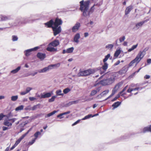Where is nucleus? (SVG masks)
I'll list each match as a JSON object with an SVG mask.
<instances>
[{
  "instance_id": "obj_1",
  "label": "nucleus",
  "mask_w": 151,
  "mask_h": 151,
  "mask_svg": "<svg viewBox=\"0 0 151 151\" xmlns=\"http://www.w3.org/2000/svg\"><path fill=\"white\" fill-rule=\"evenodd\" d=\"M63 23L62 20L60 19L57 18L54 22L52 19L44 24L47 27H51L53 31L54 35L55 36L60 33L61 31V28L60 26Z\"/></svg>"
},
{
  "instance_id": "obj_2",
  "label": "nucleus",
  "mask_w": 151,
  "mask_h": 151,
  "mask_svg": "<svg viewBox=\"0 0 151 151\" xmlns=\"http://www.w3.org/2000/svg\"><path fill=\"white\" fill-rule=\"evenodd\" d=\"M146 51L147 50L145 49L142 51H139L135 58L129 64V67L132 66L135 63H136V65L138 64L145 55Z\"/></svg>"
},
{
  "instance_id": "obj_3",
  "label": "nucleus",
  "mask_w": 151,
  "mask_h": 151,
  "mask_svg": "<svg viewBox=\"0 0 151 151\" xmlns=\"http://www.w3.org/2000/svg\"><path fill=\"white\" fill-rule=\"evenodd\" d=\"M59 42L58 40H55L50 43L48 45V47H47L46 50L50 52H56L57 51V49L54 47L58 46L59 44Z\"/></svg>"
},
{
  "instance_id": "obj_4",
  "label": "nucleus",
  "mask_w": 151,
  "mask_h": 151,
  "mask_svg": "<svg viewBox=\"0 0 151 151\" xmlns=\"http://www.w3.org/2000/svg\"><path fill=\"white\" fill-rule=\"evenodd\" d=\"M38 19L30 20L29 18H17L15 21V22L17 24H24L28 23H32Z\"/></svg>"
},
{
  "instance_id": "obj_5",
  "label": "nucleus",
  "mask_w": 151,
  "mask_h": 151,
  "mask_svg": "<svg viewBox=\"0 0 151 151\" xmlns=\"http://www.w3.org/2000/svg\"><path fill=\"white\" fill-rule=\"evenodd\" d=\"M115 80V76L112 75L109 78L101 80L100 81V83L103 86L109 85L112 83Z\"/></svg>"
},
{
  "instance_id": "obj_6",
  "label": "nucleus",
  "mask_w": 151,
  "mask_h": 151,
  "mask_svg": "<svg viewBox=\"0 0 151 151\" xmlns=\"http://www.w3.org/2000/svg\"><path fill=\"white\" fill-rule=\"evenodd\" d=\"M94 70L89 69L84 71H81L80 70V72L78 73V76H87L95 73Z\"/></svg>"
},
{
  "instance_id": "obj_7",
  "label": "nucleus",
  "mask_w": 151,
  "mask_h": 151,
  "mask_svg": "<svg viewBox=\"0 0 151 151\" xmlns=\"http://www.w3.org/2000/svg\"><path fill=\"white\" fill-rule=\"evenodd\" d=\"M7 119H5L4 122L3 124L4 125L7 126L8 127H11L12 125V123L14 122L17 119L16 118L9 119L8 116Z\"/></svg>"
},
{
  "instance_id": "obj_8",
  "label": "nucleus",
  "mask_w": 151,
  "mask_h": 151,
  "mask_svg": "<svg viewBox=\"0 0 151 151\" xmlns=\"http://www.w3.org/2000/svg\"><path fill=\"white\" fill-rule=\"evenodd\" d=\"M40 48V47L39 46L33 48L25 50L24 51V53L26 56L28 57L31 55L32 52L35 51Z\"/></svg>"
},
{
  "instance_id": "obj_9",
  "label": "nucleus",
  "mask_w": 151,
  "mask_h": 151,
  "mask_svg": "<svg viewBox=\"0 0 151 151\" xmlns=\"http://www.w3.org/2000/svg\"><path fill=\"white\" fill-rule=\"evenodd\" d=\"M53 94V93L52 91H51L50 92L43 93H41V99L49 98L51 97Z\"/></svg>"
},
{
  "instance_id": "obj_10",
  "label": "nucleus",
  "mask_w": 151,
  "mask_h": 151,
  "mask_svg": "<svg viewBox=\"0 0 151 151\" xmlns=\"http://www.w3.org/2000/svg\"><path fill=\"white\" fill-rule=\"evenodd\" d=\"M122 83H118L116 84L114 87L113 88L111 94L113 96L117 92V91L119 89V88L121 86Z\"/></svg>"
},
{
  "instance_id": "obj_11",
  "label": "nucleus",
  "mask_w": 151,
  "mask_h": 151,
  "mask_svg": "<svg viewBox=\"0 0 151 151\" xmlns=\"http://www.w3.org/2000/svg\"><path fill=\"white\" fill-rule=\"evenodd\" d=\"M108 63L105 62L104 63V65L102 67L100 68V70L101 71V74L104 73L106 71V70L108 68Z\"/></svg>"
},
{
  "instance_id": "obj_12",
  "label": "nucleus",
  "mask_w": 151,
  "mask_h": 151,
  "mask_svg": "<svg viewBox=\"0 0 151 151\" xmlns=\"http://www.w3.org/2000/svg\"><path fill=\"white\" fill-rule=\"evenodd\" d=\"M80 26V23L79 22H77L72 28V29L73 32H75L78 31V30Z\"/></svg>"
},
{
  "instance_id": "obj_13",
  "label": "nucleus",
  "mask_w": 151,
  "mask_h": 151,
  "mask_svg": "<svg viewBox=\"0 0 151 151\" xmlns=\"http://www.w3.org/2000/svg\"><path fill=\"white\" fill-rule=\"evenodd\" d=\"M51 70L50 65L47 67L44 68L43 69L38 70V72L39 73H45Z\"/></svg>"
},
{
  "instance_id": "obj_14",
  "label": "nucleus",
  "mask_w": 151,
  "mask_h": 151,
  "mask_svg": "<svg viewBox=\"0 0 151 151\" xmlns=\"http://www.w3.org/2000/svg\"><path fill=\"white\" fill-rule=\"evenodd\" d=\"M109 92V90L108 89L106 90L103 92H102L99 95H98L97 96V97L98 99L101 98V97L104 96L106 95Z\"/></svg>"
},
{
  "instance_id": "obj_15",
  "label": "nucleus",
  "mask_w": 151,
  "mask_h": 151,
  "mask_svg": "<svg viewBox=\"0 0 151 151\" xmlns=\"http://www.w3.org/2000/svg\"><path fill=\"white\" fill-rule=\"evenodd\" d=\"M100 90V87H99L97 88L96 89L92 90L90 94V96H92L95 95L97 92H99Z\"/></svg>"
},
{
  "instance_id": "obj_16",
  "label": "nucleus",
  "mask_w": 151,
  "mask_h": 151,
  "mask_svg": "<svg viewBox=\"0 0 151 151\" xmlns=\"http://www.w3.org/2000/svg\"><path fill=\"white\" fill-rule=\"evenodd\" d=\"M37 57L41 60H42L46 57V54L41 52H38L37 55Z\"/></svg>"
},
{
  "instance_id": "obj_17",
  "label": "nucleus",
  "mask_w": 151,
  "mask_h": 151,
  "mask_svg": "<svg viewBox=\"0 0 151 151\" xmlns=\"http://www.w3.org/2000/svg\"><path fill=\"white\" fill-rule=\"evenodd\" d=\"M133 6L130 5L127 7L125 11V14L127 15L129 14L131 11L133 9Z\"/></svg>"
},
{
  "instance_id": "obj_18",
  "label": "nucleus",
  "mask_w": 151,
  "mask_h": 151,
  "mask_svg": "<svg viewBox=\"0 0 151 151\" xmlns=\"http://www.w3.org/2000/svg\"><path fill=\"white\" fill-rule=\"evenodd\" d=\"M148 21V20H145L137 23L135 25L136 28L137 29H139V27H141L144 23L147 22Z\"/></svg>"
},
{
  "instance_id": "obj_19",
  "label": "nucleus",
  "mask_w": 151,
  "mask_h": 151,
  "mask_svg": "<svg viewBox=\"0 0 151 151\" xmlns=\"http://www.w3.org/2000/svg\"><path fill=\"white\" fill-rule=\"evenodd\" d=\"M147 132H151V125L148 127H144L142 132L141 131L140 133H145Z\"/></svg>"
},
{
  "instance_id": "obj_20",
  "label": "nucleus",
  "mask_w": 151,
  "mask_h": 151,
  "mask_svg": "<svg viewBox=\"0 0 151 151\" xmlns=\"http://www.w3.org/2000/svg\"><path fill=\"white\" fill-rule=\"evenodd\" d=\"M80 36L79 33H78L76 34L74 36V41L75 42L78 43L79 42V41L78 39L80 38Z\"/></svg>"
},
{
  "instance_id": "obj_21",
  "label": "nucleus",
  "mask_w": 151,
  "mask_h": 151,
  "mask_svg": "<svg viewBox=\"0 0 151 151\" xmlns=\"http://www.w3.org/2000/svg\"><path fill=\"white\" fill-rule=\"evenodd\" d=\"M121 102L119 101L116 102L113 104L112 106L113 107V109H114L119 106L121 104Z\"/></svg>"
},
{
  "instance_id": "obj_22",
  "label": "nucleus",
  "mask_w": 151,
  "mask_h": 151,
  "mask_svg": "<svg viewBox=\"0 0 151 151\" xmlns=\"http://www.w3.org/2000/svg\"><path fill=\"white\" fill-rule=\"evenodd\" d=\"M114 46V45L113 44H109L106 46L105 48L109 50H111Z\"/></svg>"
},
{
  "instance_id": "obj_23",
  "label": "nucleus",
  "mask_w": 151,
  "mask_h": 151,
  "mask_svg": "<svg viewBox=\"0 0 151 151\" xmlns=\"http://www.w3.org/2000/svg\"><path fill=\"white\" fill-rule=\"evenodd\" d=\"M57 112H58V111H56L55 110L54 111H53L52 112L46 114L45 116V117H49L53 115H54V114H55L56 113H57Z\"/></svg>"
},
{
  "instance_id": "obj_24",
  "label": "nucleus",
  "mask_w": 151,
  "mask_h": 151,
  "mask_svg": "<svg viewBox=\"0 0 151 151\" xmlns=\"http://www.w3.org/2000/svg\"><path fill=\"white\" fill-rule=\"evenodd\" d=\"M50 67L51 68V69H52L54 68H58L60 66V63H59L55 64H52L50 65Z\"/></svg>"
},
{
  "instance_id": "obj_25",
  "label": "nucleus",
  "mask_w": 151,
  "mask_h": 151,
  "mask_svg": "<svg viewBox=\"0 0 151 151\" xmlns=\"http://www.w3.org/2000/svg\"><path fill=\"white\" fill-rule=\"evenodd\" d=\"M21 68V67L20 66H18L15 69L12 70L11 71V73L13 74L16 73H17L20 69Z\"/></svg>"
},
{
  "instance_id": "obj_26",
  "label": "nucleus",
  "mask_w": 151,
  "mask_h": 151,
  "mask_svg": "<svg viewBox=\"0 0 151 151\" xmlns=\"http://www.w3.org/2000/svg\"><path fill=\"white\" fill-rule=\"evenodd\" d=\"M74 50V48L73 47H72L67 49V53H70L73 52Z\"/></svg>"
},
{
  "instance_id": "obj_27",
  "label": "nucleus",
  "mask_w": 151,
  "mask_h": 151,
  "mask_svg": "<svg viewBox=\"0 0 151 151\" xmlns=\"http://www.w3.org/2000/svg\"><path fill=\"white\" fill-rule=\"evenodd\" d=\"M121 51L119 49L116 50L114 54V57H117L121 53Z\"/></svg>"
},
{
  "instance_id": "obj_28",
  "label": "nucleus",
  "mask_w": 151,
  "mask_h": 151,
  "mask_svg": "<svg viewBox=\"0 0 151 151\" xmlns=\"http://www.w3.org/2000/svg\"><path fill=\"white\" fill-rule=\"evenodd\" d=\"M56 94L58 96H63L64 94L62 93V91L61 90L59 89L57 90L56 92Z\"/></svg>"
},
{
  "instance_id": "obj_29",
  "label": "nucleus",
  "mask_w": 151,
  "mask_h": 151,
  "mask_svg": "<svg viewBox=\"0 0 151 151\" xmlns=\"http://www.w3.org/2000/svg\"><path fill=\"white\" fill-rule=\"evenodd\" d=\"M110 54H108L107 55H106L105 57L104 58L103 60L104 63L106 62V61L109 59V58L110 57Z\"/></svg>"
},
{
  "instance_id": "obj_30",
  "label": "nucleus",
  "mask_w": 151,
  "mask_h": 151,
  "mask_svg": "<svg viewBox=\"0 0 151 151\" xmlns=\"http://www.w3.org/2000/svg\"><path fill=\"white\" fill-rule=\"evenodd\" d=\"M6 16L2 14L0 15V21H6Z\"/></svg>"
},
{
  "instance_id": "obj_31",
  "label": "nucleus",
  "mask_w": 151,
  "mask_h": 151,
  "mask_svg": "<svg viewBox=\"0 0 151 151\" xmlns=\"http://www.w3.org/2000/svg\"><path fill=\"white\" fill-rule=\"evenodd\" d=\"M94 24V22L91 20H90L87 24V25L88 26L93 27Z\"/></svg>"
},
{
  "instance_id": "obj_32",
  "label": "nucleus",
  "mask_w": 151,
  "mask_h": 151,
  "mask_svg": "<svg viewBox=\"0 0 151 151\" xmlns=\"http://www.w3.org/2000/svg\"><path fill=\"white\" fill-rule=\"evenodd\" d=\"M138 46V44H137L135 45H133L131 48L128 49V51L129 52H130L136 49Z\"/></svg>"
},
{
  "instance_id": "obj_33",
  "label": "nucleus",
  "mask_w": 151,
  "mask_h": 151,
  "mask_svg": "<svg viewBox=\"0 0 151 151\" xmlns=\"http://www.w3.org/2000/svg\"><path fill=\"white\" fill-rule=\"evenodd\" d=\"M41 134V133L39 131L37 132L35 134H34V136L35 137L34 139H36L37 137H38V136L39 135Z\"/></svg>"
},
{
  "instance_id": "obj_34",
  "label": "nucleus",
  "mask_w": 151,
  "mask_h": 151,
  "mask_svg": "<svg viewBox=\"0 0 151 151\" xmlns=\"http://www.w3.org/2000/svg\"><path fill=\"white\" fill-rule=\"evenodd\" d=\"M57 96H52L51 98L49 99L48 101L49 102H52L54 101L55 98L57 97Z\"/></svg>"
},
{
  "instance_id": "obj_35",
  "label": "nucleus",
  "mask_w": 151,
  "mask_h": 151,
  "mask_svg": "<svg viewBox=\"0 0 151 151\" xmlns=\"http://www.w3.org/2000/svg\"><path fill=\"white\" fill-rule=\"evenodd\" d=\"M24 106L23 105H22L19 106L15 109L16 111H18L19 110H21L23 109Z\"/></svg>"
},
{
  "instance_id": "obj_36",
  "label": "nucleus",
  "mask_w": 151,
  "mask_h": 151,
  "mask_svg": "<svg viewBox=\"0 0 151 151\" xmlns=\"http://www.w3.org/2000/svg\"><path fill=\"white\" fill-rule=\"evenodd\" d=\"M18 98V96L17 95L12 96L11 97V99L12 101H16Z\"/></svg>"
},
{
  "instance_id": "obj_37",
  "label": "nucleus",
  "mask_w": 151,
  "mask_h": 151,
  "mask_svg": "<svg viewBox=\"0 0 151 151\" xmlns=\"http://www.w3.org/2000/svg\"><path fill=\"white\" fill-rule=\"evenodd\" d=\"M92 115L90 114H88L86 116H85L84 118L82 119V120H85L87 119H88L91 117H92Z\"/></svg>"
},
{
  "instance_id": "obj_38",
  "label": "nucleus",
  "mask_w": 151,
  "mask_h": 151,
  "mask_svg": "<svg viewBox=\"0 0 151 151\" xmlns=\"http://www.w3.org/2000/svg\"><path fill=\"white\" fill-rule=\"evenodd\" d=\"M8 115H4L3 113L0 114V121L2 120L4 117H7Z\"/></svg>"
},
{
  "instance_id": "obj_39",
  "label": "nucleus",
  "mask_w": 151,
  "mask_h": 151,
  "mask_svg": "<svg viewBox=\"0 0 151 151\" xmlns=\"http://www.w3.org/2000/svg\"><path fill=\"white\" fill-rule=\"evenodd\" d=\"M70 91V88H67L65 89L63 91V92H64V93L65 94H66L68 93L69 91Z\"/></svg>"
},
{
  "instance_id": "obj_40",
  "label": "nucleus",
  "mask_w": 151,
  "mask_h": 151,
  "mask_svg": "<svg viewBox=\"0 0 151 151\" xmlns=\"http://www.w3.org/2000/svg\"><path fill=\"white\" fill-rule=\"evenodd\" d=\"M39 104L34 106L33 107H32L31 110L34 111L36 110L37 108H39Z\"/></svg>"
},
{
  "instance_id": "obj_41",
  "label": "nucleus",
  "mask_w": 151,
  "mask_h": 151,
  "mask_svg": "<svg viewBox=\"0 0 151 151\" xmlns=\"http://www.w3.org/2000/svg\"><path fill=\"white\" fill-rule=\"evenodd\" d=\"M6 21L11 20L13 19V17L11 15L6 16Z\"/></svg>"
},
{
  "instance_id": "obj_42",
  "label": "nucleus",
  "mask_w": 151,
  "mask_h": 151,
  "mask_svg": "<svg viewBox=\"0 0 151 151\" xmlns=\"http://www.w3.org/2000/svg\"><path fill=\"white\" fill-rule=\"evenodd\" d=\"M64 115L63 113L60 114L57 116V117L60 119H62L64 118L63 115Z\"/></svg>"
},
{
  "instance_id": "obj_43",
  "label": "nucleus",
  "mask_w": 151,
  "mask_h": 151,
  "mask_svg": "<svg viewBox=\"0 0 151 151\" xmlns=\"http://www.w3.org/2000/svg\"><path fill=\"white\" fill-rule=\"evenodd\" d=\"M18 39V37L15 35H13L12 36V40L13 41H16Z\"/></svg>"
},
{
  "instance_id": "obj_44",
  "label": "nucleus",
  "mask_w": 151,
  "mask_h": 151,
  "mask_svg": "<svg viewBox=\"0 0 151 151\" xmlns=\"http://www.w3.org/2000/svg\"><path fill=\"white\" fill-rule=\"evenodd\" d=\"M36 140V139H32L31 141L29 142L28 144L29 145H32L35 142Z\"/></svg>"
},
{
  "instance_id": "obj_45",
  "label": "nucleus",
  "mask_w": 151,
  "mask_h": 151,
  "mask_svg": "<svg viewBox=\"0 0 151 151\" xmlns=\"http://www.w3.org/2000/svg\"><path fill=\"white\" fill-rule=\"evenodd\" d=\"M32 89V88L28 87L26 88V91L27 93H28Z\"/></svg>"
},
{
  "instance_id": "obj_46",
  "label": "nucleus",
  "mask_w": 151,
  "mask_h": 151,
  "mask_svg": "<svg viewBox=\"0 0 151 151\" xmlns=\"http://www.w3.org/2000/svg\"><path fill=\"white\" fill-rule=\"evenodd\" d=\"M125 39V36H123L122 37H120L119 39V40L120 42H122L124 41Z\"/></svg>"
},
{
  "instance_id": "obj_47",
  "label": "nucleus",
  "mask_w": 151,
  "mask_h": 151,
  "mask_svg": "<svg viewBox=\"0 0 151 151\" xmlns=\"http://www.w3.org/2000/svg\"><path fill=\"white\" fill-rule=\"evenodd\" d=\"M32 107L31 106L29 105L26 107L24 109L26 110H31Z\"/></svg>"
},
{
  "instance_id": "obj_48",
  "label": "nucleus",
  "mask_w": 151,
  "mask_h": 151,
  "mask_svg": "<svg viewBox=\"0 0 151 151\" xmlns=\"http://www.w3.org/2000/svg\"><path fill=\"white\" fill-rule=\"evenodd\" d=\"M142 87H137L134 88H133V91L135 90H141L142 89Z\"/></svg>"
},
{
  "instance_id": "obj_49",
  "label": "nucleus",
  "mask_w": 151,
  "mask_h": 151,
  "mask_svg": "<svg viewBox=\"0 0 151 151\" xmlns=\"http://www.w3.org/2000/svg\"><path fill=\"white\" fill-rule=\"evenodd\" d=\"M21 140L19 139L15 142V145L16 146L20 142Z\"/></svg>"
},
{
  "instance_id": "obj_50",
  "label": "nucleus",
  "mask_w": 151,
  "mask_h": 151,
  "mask_svg": "<svg viewBox=\"0 0 151 151\" xmlns=\"http://www.w3.org/2000/svg\"><path fill=\"white\" fill-rule=\"evenodd\" d=\"M81 121L80 119H78L72 124V126H74L78 123Z\"/></svg>"
},
{
  "instance_id": "obj_51",
  "label": "nucleus",
  "mask_w": 151,
  "mask_h": 151,
  "mask_svg": "<svg viewBox=\"0 0 151 151\" xmlns=\"http://www.w3.org/2000/svg\"><path fill=\"white\" fill-rule=\"evenodd\" d=\"M29 100L31 101H33L36 100V99L34 97H30L29 98Z\"/></svg>"
},
{
  "instance_id": "obj_52",
  "label": "nucleus",
  "mask_w": 151,
  "mask_h": 151,
  "mask_svg": "<svg viewBox=\"0 0 151 151\" xmlns=\"http://www.w3.org/2000/svg\"><path fill=\"white\" fill-rule=\"evenodd\" d=\"M2 129L3 131H5L9 129L8 127L3 126L2 127Z\"/></svg>"
},
{
  "instance_id": "obj_53",
  "label": "nucleus",
  "mask_w": 151,
  "mask_h": 151,
  "mask_svg": "<svg viewBox=\"0 0 151 151\" xmlns=\"http://www.w3.org/2000/svg\"><path fill=\"white\" fill-rule=\"evenodd\" d=\"M142 68V67L140 68L137 71H136L134 73L132 74V75L134 76L136 73H138V72H139V71Z\"/></svg>"
},
{
  "instance_id": "obj_54",
  "label": "nucleus",
  "mask_w": 151,
  "mask_h": 151,
  "mask_svg": "<svg viewBox=\"0 0 151 151\" xmlns=\"http://www.w3.org/2000/svg\"><path fill=\"white\" fill-rule=\"evenodd\" d=\"M27 93L26 92V91H25L21 92L20 93V94L21 95H25Z\"/></svg>"
},
{
  "instance_id": "obj_55",
  "label": "nucleus",
  "mask_w": 151,
  "mask_h": 151,
  "mask_svg": "<svg viewBox=\"0 0 151 151\" xmlns=\"http://www.w3.org/2000/svg\"><path fill=\"white\" fill-rule=\"evenodd\" d=\"M128 86H125L122 90L121 91V93H123L124 91H125L127 89Z\"/></svg>"
},
{
  "instance_id": "obj_56",
  "label": "nucleus",
  "mask_w": 151,
  "mask_h": 151,
  "mask_svg": "<svg viewBox=\"0 0 151 151\" xmlns=\"http://www.w3.org/2000/svg\"><path fill=\"white\" fill-rule=\"evenodd\" d=\"M133 91V88L130 89V88L128 89L127 90V92L128 93H131L132 91Z\"/></svg>"
},
{
  "instance_id": "obj_57",
  "label": "nucleus",
  "mask_w": 151,
  "mask_h": 151,
  "mask_svg": "<svg viewBox=\"0 0 151 151\" xmlns=\"http://www.w3.org/2000/svg\"><path fill=\"white\" fill-rule=\"evenodd\" d=\"M73 104V101H70L67 104V105H68V106H70Z\"/></svg>"
},
{
  "instance_id": "obj_58",
  "label": "nucleus",
  "mask_w": 151,
  "mask_h": 151,
  "mask_svg": "<svg viewBox=\"0 0 151 151\" xmlns=\"http://www.w3.org/2000/svg\"><path fill=\"white\" fill-rule=\"evenodd\" d=\"M78 100H76L74 101H73V104H77L78 102Z\"/></svg>"
},
{
  "instance_id": "obj_59",
  "label": "nucleus",
  "mask_w": 151,
  "mask_h": 151,
  "mask_svg": "<svg viewBox=\"0 0 151 151\" xmlns=\"http://www.w3.org/2000/svg\"><path fill=\"white\" fill-rule=\"evenodd\" d=\"M122 93H121V92H119V93L116 96L117 99L119 98L120 96V95L122 94Z\"/></svg>"
},
{
  "instance_id": "obj_60",
  "label": "nucleus",
  "mask_w": 151,
  "mask_h": 151,
  "mask_svg": "<svg viewBox=\"0 0 151 151\" xmlns=\"http://www.w3.org/2000/svg\"><path fill=\"white\" fill-rule=\"evenodd\" d=\"M150 76L149 75H146L145 76V78L146 79H149L150 78Z\"/></svg>"
},
{
  "instance_id": "obj_61",
  "label": "nucleus",
  "mask_w": 151,
  "mask_h": 151,
  "mask_svg": "<svg viewBox=\"0 0 151 151\" xmlns=\"http://www.w3.org/2000/svg\"><path fill=\"white\" fill-rule=\"evenodd\" d=\"M120 63V61L119 60H118V61H117L114 64V65H115V66H116V65H119V63Z\"/></svg>"
},
{
  "instance_id": "obj_62",
  "label": "nucleus",
  "mask_w": 151,
  "mask_h": 151,
  "mask_svg": "<svg viewBox=\"0 0 151 151\" xmlns=\"http://www.w3.org/2000/svg\"><path fill=\"white\" fill-rule=\"evenodd\" d=\"M88 36V32H85L84 34V36L85 37H86Z\"/></svg>"
},
{
  "instance_id": "obj_63",
  "label": "nucleus",
  "mask_w": 151,
  "mask_h": 151,
  "mask_svg": "<svg viewBox=\"0 0 151 151\" xmlns=\"http://www.w3.org/2000/svg\"><path fill=\"white\" fill-rule=\"evenodd\" d=\"M147 63L148 64H150L151 63V59H149L147 60Z\"/></svg>"
},
{
  "instance_id": "obj_64",
  "label": "nucleus",
  "mask_w": 151,
  "mask_h": 151,
  "mask_svg": "<svg viewBox=\"0 0 151 151\" xmlns=\"http://www.w3.org/2000/svg\"><path fill=\"white\" fill-rule=\"evenodd\" d=\"M16 146L14 144L10 148V150H13Z\"/></svg>"
}]
</instances>
